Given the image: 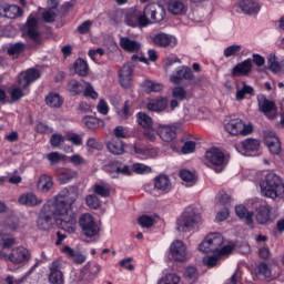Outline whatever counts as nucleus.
<instances>
[{
    "mask_svg": "<svg viewBox=\"0 0 284 284\" xmlns=\"http://www.w3.org/2000/svg\"><path fill=\"white\" fill-rule=\"evenodd\" d=\"M49 283L50 284H63V272H61V262L54 261L49 267Z\"/></svg>",
    "mask_w": 284,
    "mask_h": 284,
    "instance_id": "obj_20",
    "label": "nucleus"
},
{
    "mask_svg": "<svg viewBox=\"0 0 284 284\" xmlns=\"http://www.w3.org/2000/svg\"><path fill=\"white\" fill-rule=\"evenodd\" d=\"M106 148L111 154H114L115 156H121L123 152H125L123 142H109L106 144Z\"/></svg>",
    "mask_w": 284,
    "mask_h": 284,
    "instance_id": "obj_41",
    "label": "nucleus"
},
{
    "mask_svg": "<svg viewBox=\"0 0 284 284\" xmlns=\"http://www.w3.org/2000/svg\"><path fill=\"white\" fill-rule=\"evenodd\" d=\"M124 23L131 28H138V16L135 12L131 11L125 14Z\"/></svg>",
    "mask_w": 284,
    "mask_h": 284,
    "instance_id": "obj_52",
    "label": "nucleus"
},
{
    "mask_svg": "<svg viewBox=\"0 0 284 284\" xmlns=\"http://www.w3.org/2000/svg\"><path fill=\"white\" fill-rule=\"evenodd\" d=\"M265 145L268 148L271 154H274V155L281 154V140L274 139L273 142Z\"/></svg>",
    "mask_w": 284,
    "mask_h": 284,
    "instance_id": "obj_55",
    "label": "nucleus"
},
{
    "mask_svg": "<svg viewBox=\"0 0 284 284\" xmlns=\"http://www.w3.org/2000/svg\"><path fill=\"white\" fill-rule=\"evenodd\" d=\"M67 88L71 94H81V92H83V84L79 83L77 80H71Z\"/></svg>",
    "mask_w": 284,
    "mask_h": 284,
    "instance_id": "obj_47",
    "label": "nucleus"
},
{
    "mask_svg": "<svg viewBox=\"0 0 284 284\" xmlns=\"http://www.w3.org/2000/svg\"><path fill=\"white\" fill-rule=\"evenodd\" d=\"M239 52H241V45L233 44L224 49V57L229 59V57H234L235 54H239Z\"/></svg>",
    "mask_w": 284,
    "mask_h": 284,
    "instance_id": "obj_59",
    "label": "nucleus"
},
{
    "mask_svg": "<svg viewBox=\"0 0 284 284\" xmlns=\"http://www.w3.org/2000/svg\"><path fill=\"white\" fill-rule=\"evenodd\" d=\"M224 239L221 233H210L200 244L199 250L204 254H217L219 256H227L234 247L231 245L223 246Z\"/></svg>",
    "mask_w": 284,
    "mask_h": 284,
    "instance_id": "obj_1",
    "label": "nucleus"
},
{
    "mask_svg": "<svg viewBox=\"0 0 284 284\" xmlns=\"http://www.w3.org/2000/svg\"><path fill=\"white\" fill-rule=\"evenodd\" d=\"M37 79H41V72L37 69H28L27 71L21 72L18 77V88L10 90L12 101H20L23 97V90L34 83Z\"/></svg>",
    "mask_w": 284,
    "mask_h": 284,
    "instance_id": "obj_3",
    "label": "nucleus"
},
{
    "mask_svg": "<svg viewBox=\"0 0 284 284\" xmlns=\"http://www.w3.org/2000/svg\"><path fill=\"white\" fill-rule=\"evenodd\" d=\"M152 23V20H150V16L145 13V7L143 10V13L138 16V28H148Z\"/></svg>",
    "mask_w": 284,
    "mask_h": 284,
    "instance_id": "obj_49",
    "label": "nucleus"
},
{
    "mask_svg": "<svg viewBox=\"0 0 284 284\" xmlns=\"http://www.w3.org/2000/svg\"><path fill=\"white\" fill-rule=\"evenodd\" d=\"M153 42L155 45H160V48H168L172 43V37L165 33H158L153 38Z\"/></svg>",
    "mask_w": 284,
    "mask_h": 284,
    "instance_id": "obj_39",
    "label": "nucleus"
},
{
    "mask_svg": "<svg viewBox=\"0 0 284 284\" xmlns=\"http://www.w3.org/2000/svg\"><path fill=\"white\" fill-rule=\"evenodd\" d=\"M132 170L135 174H150V172H152V168L142 163L133 164Z\"/></svg>",
    "mask_w": 284,
    "mask_h": 284,
    "instance_id": "obj_53",
    "label": "nucleus"
},
{
    "mask_svg": "<svg viewBox=\"0 0 284 284\" xmlns=\"http://www.w3.org/2000/svg\"><path fill=\"white\" fill-rule=\"evenodd\" d=\"M64 254H68L70 258H73V261L77 263V265H82V263H85V255L74 251L70 246H64L63 247Z\"/></svg>",
    "mask_w": 284,
    "mask_h": 284,
    "instance_id": "obj_35",
    "label": "nucleus"
},
{
    "mask_svg": "<svg viewBox=\"0 0 284 284\" xmlns=\"http://www.w3.org/2000/svg\"><path fill=\"white\" fill-rule=\"evenodd\" d=\"M26 34L37 43V45H41V33L39 32V20L37 18L28 19L26 23Z\"/></svg>",
    "mask_w": 284,
    "mask_h": 284,
    "instance_id": "obj_13",
    "label": "nucleus"
},
{
    "mask_svg": "<svg viewBox=\"0 0 284 284\" xmlns=\"http://www.w3.org/2000/svg\"><path fill=\"white\" fill-rule=\"evenodd\" d=\"M180 179H182V181H185L186 183H192V181H194V173H192V171L190 170H182L179 173Z\"/></svg>",
    "mask_w": 284,
    "mask_h": 284,
    "instance_id": "obj_61",
    "label": "nucleus"
},
{
    "mask_svg": "<svg viewBox=\"0 0 284 284\" xmlns=\"http://www.w3.org/2000/svg\"><path fill=\"white\" fill-rule=\"evenodd\" d=\"M183 79H185V81H194V73L189 67H182V69L178 70L176 75H172L170 81L175 85H181Z\"/></svg>",
    "mask_w": 284,
    "mask_h": 284,
    "instance_id": "obj_19",
    "label": "nucleus"
},
{
    "mask_svg": "<svg viewBox=\"0 0 284 284\" xmlns=\"http://www.w3.org/2000/svg\"><path fill=\"white\" fill-rule=\"evenodd\" d=\"M101 273V266L97 262H89L82 267L80 274L77 277L78 283H92L97 276Z\"/></svg>",
    "mask_w": 284,
    "mask_h": 284,
    "instance_id": "obj_7",
    "label": "nucleus"
},
{
    "mask_svg": "<svg viewBox=\"0 0 284 284\" xmlns=\"http://www.w3.org/2000/svg\"><path fill=\"white\" fill-rule=\"evenodd\" d=\"M58 200L62 201L69 207H72L79 199V189L77 186H69L63 189L57 196Z\"/></svg>",
    "mask_w": 284,
    "mask_h": 284,
    "instance_id": "obj_14",
    "label": "nucleus"
},
{
    "mask_svg": "<svg viewBox=\"0 0 284 284\" xmlns=\"http://www.w3.org/2000/svg\"><path fill=\"white\" fill-rule=\"evenodd\" d=\"M74 74L78 77H88L90 74V67L88 65V61L83 58H78L73 63Z\"/></svg>",
    "mask_w": 284,
    "mask_h": 284,
    "instance_id": "obj_28",
    "label": "nucleus"
},
{
    "mask_svg": "<svg viewBox=\"0 0 284 284\" xmlns=\"http://www.w3.org/2000/svg\"><path fill=\"white\" fill-rule=\"evenodd\" d=\"M29 258L30 252L23 246L13 248L11 254L9 255V261L16 264L23 263V261H28Z\"/></svg>",
    "mask_w": 284,
    "mask_h": 284,
    "instance_id": "obj_24",
    "label": "nucleus"
},
{
    "mask_svg": "<svg viewBox=\"0 0 284 284\" xmlns=\"http://www.w3.org/2000/svg\"><path fill=\"white\" fill-rule=\"evenodd\" d=\"M145 14H149L151 23H161L165 19V8L161 4L149 3L145 7Z\"/></svg>",
    "mask_w": 284,
    "mask_h": 284,
    "instance_id": "obj_12",
    "label": "nucleus"
},
{
    "mask_svg": "<svg viewBox=\"0 0 284 284\" xmlns=\"http://www.w3.org/2000/svg\"><path fill=\"white\" fill-rule=\"evenodd\" d=\"M120 119H130V101H125L123 108L118 111Z\"/></svg>",
    "mask_w": 284,
    "mask_h": 284,
    "instance_id": "obj_62",
    "label": "nucleus"
},
{
    "mask_svg": "<svg viewBox=\"0 0 284 284\" xmlns=\"http://www.w3.org/2000/svg\"><path fill=\"white\" fill-rule=\"evenodd\" d=\"M201 222V214L191 211L183 213L176 221L178 232H192Z\"/></svg>",
    "mask_w": 284,
    "mask_h": 284,
    "instance_id": "obj_4",
    "label": "nucleus"
},
{
    "mask_svg": "<svg viewBox=\"0 0 284 284\" xmlns=\"http://www.w3.org/2000/svg\"><path fill=\"white\" fill-rule=\"evenodd\" d=\"M181 283V277L176 274H166L164 277L158 281V284H179Z\"/></svg>",
    "mask_w": 284,
    "mask_h": 284,
    "instance_id": "obj_46",
    "label": "nucleus"
},
{
    "mask_svg": "<svg viewBox=\"0 0 284 284\" xmlns=\"http://www.w3.org/2000/svg\"><path fill=\"white\" fill-rule=\"evenodd\" d=\"M258 111L265 114L270 121H274L278 114L276 113V103L268 100L267 97L260 94L257 95Z\"/></svg>",
    "mask_w": 284,
    "mask_h": 284,
    "instance_id": "obj_8",
    "label": "nucleus"
},
{
    "mask_svg": "<svg viewBox=\"0 0 284 284\" xmlns=\"http://www.w3.org/2000/svg\"><path fill=\"white\" fill-rule=\"evenodd\" d=\"M242 148L246 150V152H256L258 148H261V142L256 139L248 138L241 142Z\"/></svg>",
    "mask_w": 284,
    "mask_h": 284,
    "instance_id": "obj_37",
    "label": "nucleus"
},
{
    "mask_svg": "<svg viewBox=\"0 0 284 284\" xmlns=\"http://www.w3.org/2000/svg\"><path fill=\"white\" fill-rule=\"evenodd\" d=\"M240 8L244 14H256L261 10V7L254 0H241Z\"/></svg>",
    "mask_w": 284,
    "mask_h": 284,
    "instance_id": "obj_30",
    "label": "nucleus"
},
{
    "mask_svg": "<svg viewBox=\"0 0 284 284\" xmlns=\"http://www.w3.org/2000/svg\"><path fill=\"white\" fill-rule=\"evenodd\" d=\"M154 189L163 194H168L172 190V183L170 182V176L168 175H158L154 179Z\"/></svg>",
    "mask_w": 284,
    "mask_h": 284,
    "instance_id": "obj_27",
    "label": "nucleus"
},
{
    "mask_svg": "<svg viewBox=\"0 0 284 284\" xmlns=\"http://www.w3.org/2000/svg\"><path fill=\"white\" fill-rule=\"evenodd\" d=\"M138 123L144 130H152V118L144 112H139L136 114Z\"/></svg>",
    "mask_w": 284,
    "mask_h": 284,
    "instance_id": "obj_40",
    "label": "nucleus"
},
{
    "mask_svg": "<svg viewBox=\"0 0 284 284\" xmlns=\"http://www.w3.org/2000/svg\"><path fill=\"white\" fill-rule=\"evenodd\" d=\"M272 206L267 203H263L255 209V221L257 225H270L272 220Z\"/></svg>",
    "mask_w": 284,
    "mask_h": 284,
    "instance_id": "obj_10",
    "label": "nucleus"
},
{
    "mask_svg": "<svg viewBox=\"0 0 284 284\" xmlns=\"http://www.w3.org/2000/svg\"><path fill=\"white\" fill-rule=\"evenodd\" d=\"M90 28H92V21L87 20L77 28V32H79V34H88Z\"/></svg>",
    "mask_w": 284,
    "mask_h": 284,
    "instance_id": "obj_63",
    "label": "nucleus"
},
{
    "mask_svg": "<svg viewBox=\"0 0 284 284\" xmlns=\"http://www.w3.org/2000/svg\"><path fill=\"white\" fill-rule=\"evenodd\" d=\"M145 87L148 88L149 92H161L163 90V84L154 83L152 81L144 82Z\"/></svg>",
    "mask_w": 284,
    "mask_h": 284,
    "instance_id": "obj_64",
    "label": "nucleus"
},
{
    "mask_svg": "<svg viewBox=\"0 0 284 284\" xmlns=\"http://www.w3.org/2000/svg\"><path fill=\"white\" fill-rule=\"evenodd\" d=\"M158 134L165 143H172L176 139V126L162 124L158 128Z\"/></svg>",
    "mask_w": 284,
    "mask_h": 284,
    "instance_id": "obj_18",
    "label": "nucleus"
},
{
    "mask_svg": "<svg viewBox=\"0 0 284 284\" xmlns=\"http://www.w3.org/2000/svg\"><path fill=\"white\" fill-rule=\"evenodd\" d=\"M168 103L170 102L165 97H160L149 102L146 104V109L150 112H158V113L165 112V110H168Z\"/></svg>",
    "mask_w": 284,
    "mask_h": 284,
    "instance_id": "obj_25",
    "label": "nucleus"
},
{
    "mask_svg": "<svg viewBox=\"0 0 284 284\" xmlns=\"http://www.w3.org/2000/svg\"><path fill=\"white\" fill-rule=\"evenodd\" d=\"M260 187L263 196L268 199H283L284 196V182L276 173H268L261 182Z\"/></svg>",
    "mask_w": 284,
    "mask_h": 284,
    "instance_id": "obj_2",
    "label": "nucleus"
},
{
    "mask_svg": "<svg viewBox=\"0 0 284 284\" xmlns=\"http://www.w3.org/2000/svg\"><path fill=\"white\" fill-rule=\"evenodd\" d=\"M187 92L183 87H175L172 91V95L174 99H178L179 101H184Z\"/></svg>",
    "mask_w": 284,
    "mask_h": 284,
    "instance_id": "obj_57",
    "label": "nucleus"
},
{
    "mask_svg": "<svg viewBox=\"0 0 284 284\" xmlns=\"http://www.w3.org/2000/svg\"><path fill=\"white\" fill-rule=\"evenodd\" d=\"M57 172L58 181L61 185H65V183L79 178V172L72 169H59Z\"/></svg>",
    "mask_w": 284,
    "mask_h": 284,
    "instance_id": "obj_26",
    "label": "nucleus"
},
{
    "mask_svg": "<svg viewBox=\"0 0 284 284\" xmlns=\"http://www.w3.org/2000/svg\"><path fill=\"white\" fill-rule=\"evenodd\" d=\"M268 68L272 72H281V63L276 60L275 54L268 55Z\"/></svg>",
    "mask_w": 284,
    "mask_h": 284,
    "instance_id": "obj_54",
    "label": "nucleus"
},
{
    "mask_svg": "<svg viewBox=\"0 0 284 284\" xmlns=\"http://www.w3.org/2000/svg\"><path fill=\"white\" fill-rule=\"evenodd\" d=\"M48 161H50L51 165H57V163H61L65 159V155L59 152H51L47 154Z\"/></svg>",
    "mask_w": 284,
    "mask_h": 284,
    "instance_id": "obj_50",
    "label": "nucleus"
},
{
    "mask_svg": "<svg viewBox=\"0 0 284 284\" xmlns=\"http://www.w3.org/2000/svg\"><path fill=\"white\" fill-rule=\"evenodd\" d=\"M52 185H54V182H52V178L48 174L41 175L37 183V186L44 193L50 192V190H52Z\"/></svg>",
    "mask_w": 284,
    "mask_h": 284,
    "instance_id": "obj_33",
    "label": "nucleus"
},
{
    "mask_svg": "<svg viewBox=\"0 0 284 284\" xmlns=\"http://www.w3.org/2000/svg\"><path fill=\"white\" fill-rule=\"evenodd\" d=\"M168 10L171 14H184L185 4L182 1L175 0L169 3Z\"/></svg>",
    "mask_w": 284,
    "mask_h": 284,
    "instance_id": "obj_38",
    "label": "nucleus"
},
{
    "mask_svg": "<svg viewBox=\"0 0 284 284\" xmlns=\"http://www.w3.org/2000/svg\"><path fill=\"white\" fill-rule=\"evenodd\" d=\"M21 12H23V10H21V7L17 4L0 6V14L6 19H17V17H21Z\"/></svg>",
    "mask_w": 284,
    "mask_h": 284,
    "instance_id": "obj_23",
    "label": "nucleus"
},
{
    "mask_svg": "<svg viewBox=\"0 0 284 284\" xmlns=\"http://www.w3.org/2000/svg\"><path fill=\"white\" fill-rule=\"evenodd\" d=\"M205 159L214 166L217 174H221L224 170L225 155L217 148H213L205 153Z\"/></svg>",
    "mask_w": 284,
    "mask_h": 284,
    "instance_id": "obj_9",
    "label": "nucleus"
},
{
    "mask_svg": "<svg viewBox=\"0 0 284 284\" xmlns=\"http://www.w3.org/2000/svg\"><path fill=\"white\" fill-rule=\"evenodd\" d=\"M18 203L20 205H26L27 207H37V205H41V203H43V200L36 196L34 193L28 192L19 196Z\"/></svg>",
    "mask_w": 284,
    "mask_h": 284,
    "instance_id": "obj_22",
    "label": "nucleus"
},
{
    "mask_svg": "<svg viewBox=\"0 0 284 284\" xmlns=\"http://www.w3.org/2000/svg\"><path fill=\"white\" fill-rule=\"evenodd\" d=\"M57 17L58 14L53 11V9H49L48 11L42 12V19L44 23H54Z\"/></svg>",
    "mask_w": 284,
    "mask_h": 284,
    "instance_id": "obj_56",
    "label": "nucleus"
},
{
    "mask_svg": "<svg viewBox=\"0 0 284 284\" xmlns=\"http://www.w3.org/2000/svg\"><path fill=\"white\" fill-rule=\"evenodd\" d=\"M17 241L14 237L6 234H0V250H10L12 245H14Z\"/></svg>",
    "mask_w": 284,
    "mask_h": 284,
    "instance_id": "obj_42",
    "label": "nucleus"
},
{
    "mask_svg": "<svg viewBox=\"0 0 284 284\" xmlns=\"http://www.w3.org/2000/svg\"><path fill=\"white\" fill-rule=\"evenodd\" d=\"M57 224L61 227V230H64V232L72 234L77 225V214L70 213L69 215L58 217Z\"/></svg>",
    "mask_w": 284,
    "mask_h": 284,
    "instance_id": "obj_15",
    "label": "nucleus"
},
{
    "mask_svg": "<svg viewBox=\"0 0 284 284\" xmlns=\"http://www.w3.org/2000/svg\"><path fill=\"white\" fill-rule=\"evenodd\" d=\"M1 227L14 232L19 227V219H17L16 216L7 217L1 224Z\"/></svg>",
    "mask_w": 284,
    "mask_h": 284,
    "instance_id": "obj_43",
    "label": "nucleus"
},
{
    "mask_svg": "<svg viewBox=\"0 0 284 284\" xmlns=\"http://www.w3.org/2000/svg\"><path fill=\"white\" fill-rule=\"evenodd\" d=\"M82 123H84V125H87V128L92 131L99 130V128H105V121L92 115H84L82 118Z\"/></svg>",
    "mask_w": 284,
    "mask_h": 284,
    "instance_id": "obj_31",
    "label": "nucleus"
},
{
    "mask_svg": "<svg viewBox=\"0 0 284 284\" xmlns=\"http://www.w3.org/2000/svg\"><path fill=\"white\" fill-rule=\"evenodd\" d=\"M85 204L90 210H99L101 207V200L95 194H90L85 197Z\"/></svg>",
    "mask_w": 284,
    "mask_h": 284,
    "instance_id": "obj_44",
    "label": "nucleus"
},
{
    "mask_svg": "<svg viewBox=\"0 0 284 284\" xmlns=\"http://www.w3.org/2000/svg\"><path fill=\"white\" fill-rule=\"evenodd\" d=\"M253 68L254 64H252V59H246L232 69V77H250Z\"/></svg>",
    "mask_w": 284,
    "mask_h": 284,
    "instance_id": "obj_16",
    "label": "nucleus"
},
{
    "mask_svg": "<svg viewBox=\"0 0 284 284\" xmlns=\"http://www.w3.org/2000/svg\"><path fill=\"white\" fill-rule=\"evenodd\" d=\"M79 226L87 239L98 236L100 232L99 225L90 213H84L79 217Z\"/></svg>",
    "mask_w": 284,
    "mask_h": 284,
    "instance_id": "obj_5",
    "label": "nucleus"
},
{
    "mask_svg": "<svg viewBox=\"0 0 284 284\" xmlns=\"http://www.w3.org/2000/svg\"><path fill=\"white\" fill-rule=\"evenodd\" d=\"M70 213H72V211H70V206L62 200L55 199L53 214L59 216V219H62V216H68Z\"/></svg>",
    "mask_w": 284,
    "mask_h": 284,
    "instance_id": "obj_32",
    "label": "nucleus"
},
{
    "mask_svg": "<svg viewBox=\"0 0 284 284\" xmlns=\"http://www.w3.org/2000/svg\"><path fill=\"white\" fill-rule=\"evenodd\" d=\"M138 223L141 227H152L154 225V217L152 215H141L138 219Z\"/></svg>",
    "mask_w": 284,
    "mask_h": 284,
    "instance_id": "obj_48",
    "label": "nucleus"
},
{
    "mask_svg": "<svg viewBox=\"0 0 284 284\" xmlns=\"http://www.w3.org/2000/svg\"><path fill=\"white\" fill-rule=\"evenodd\" d=\"M120 47L122 50H124V52H129L131 54H139V52H141V42L132 40L128 37L120 38Z\"/></svg>",
    "mask_w": 284,
    "mask_h": 284,
    "instance_id": "obj_21",
    "label": "nucleus"
},
{
    "mask_svg": "<svg viewBox=\"0 0 284 284\" xmlns=\"http://www.w3.org/2000/svg\"><path fill=\"white\" fill-rule=\"evenodd\" d=\"M240 221L244 222V225L254 230V211H248V213H244Z\"/></svg>",
    "mask_w": 284,
    "mask_h": 284,
    "instance_id": "obj_51",
    "label": "nucleus"
},
{
    "mask_svg": "<svg viewBox=\"0 0 284 284\" xmlns=\"http://www.w3.org/2000/svg\"><path fill=\"white\" fill-rule=\"evenodd\" d=\"M93 193L102 199H108L110 196V185L106 183H95L92 186Z\"/></svg>",
    "mask_w": 284,
    "mask_h": 284,
    "instance_id": "obj_34",
    "label": "nucleus"
},
{
    "mask_svg": "<svg viewBox=\"0 0 284 284\" xmlns=\"http://www.w3.org/2000/svg\"><path fill=\"white\" fill-rule=\"evenodd\" d=\"M170 253L173 261L178 263H185L187 261V247L181 240H176L171 244Z\"/></svg>",
    "mask_w": 284,
    "mask_h": 284,
    "instance_id": "obj_11",
    "label": "nucleus"
},
{
    "mask_svg": "<svg viewBox=\"0 0 284 284\" xmlns=\"http://www.w3.org/2000/svg\"><path fill=\"white\" fill-rule=\"evenodd\" d=\"M263 139H264V143L265 145H267L268 143H273L274 139H278V136H276V133L270 130H264L263 131Z\"/></svg>",
    "mask_w": 284,
    "mask_h": 284,
    "instance_id": "obj_60",
    "label": "nucleus"
},
{
    "mask_svg": "<svg viewBox=\"0 0 284 284\" xmlns=\"http://www.w3.org/2000/svg\"><path fill=\"white\" fill-rule=\"evenodd\" d=\"M37 227L42 231H48L52 227V214L41 212L37 219Z\"/></svg>",
    "mask_w": 284,
    "mask_h": 284,
    "instance_id": "obj_29",
    "label": "nucleus"
},
{
    "mask_svg": "<svg viewBox=\"0 0 284 284\" xmlns=\"http://www.w3.org/2000/svg\"><path fill=\"white\" fill-rule=\"evenodd\" d=\"M26 50V43L17 42L11 44L10 48L7 50L9 57H14V54H21Z\"/></svg>",
    "mask_w": 284,
    "mask_h": 284,
    "instance_id": "obj_45",
    "label": "nucleus"
},
{
    "mask_svg": "<svg viewBox=\"0 0 284 284\" xmlns=\"http://www.w3.org/2000/svg\"><path fill=\"white\" fill-rule=\"evenodd\" d=\"M50 143L52 148H59L61 143H65V138L59 133H54L51 135Z\"/></svg>",
    "mask_w": 284,
    "mask_h": 284,
    "instance_id": "obj_58",
    "label": "nucleus"
},
{
    "mask_svg": "<svg viewBox=\"0 0 284 284\" xmlns=\"http://www.w3.org/2000/svg\"><path fill=\"white\" fill-rule=\"evenodd\" d=\"M45 103L49 108H61L63 105V99L59 93H50L45 98Z\"/></svg>",
    "mask_w": 284,
    "mask_h": 284,
    "instance_id": "obj_36",
    "label": "nucleus"
},
{
    "mask_svg": "<svg viewBox=\"0 0 284 284\" xmlns=\"http://www.w3.org/2000/svg\"><path fill=\"white\" fill-rule=\"evenodd\" d=\"M132 74H134V69L132 68V64H124L119 72L120 85L122 88L128 89L132 85Z\"/></svg>",
    "mask_w": 284,
    "mask_h": 284,
    "instance_id": "obj_17",
    "label": "nucleus"
},
{
    "mask_svg": "<svg viewBox=\"0 0 284 284\" xmlns=\"http://www.w3.org/2000/svg\"><path fill=\"white\" fill-rule=\"evenodd\" d=\"M225 130L233 136H239V134L247 136L254 132V126L252 124H245L241 119H233L225 124Z\"/></svg>",
    "mask_w": 284,
    "mask_h": 284,
    "instance_id": "obj_6",
    "label": "nucleus"
}]
</instances>
